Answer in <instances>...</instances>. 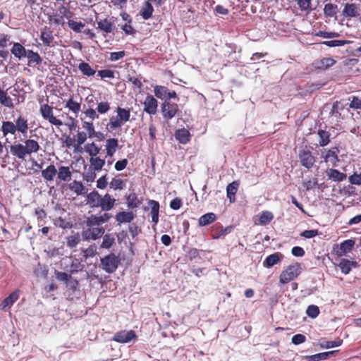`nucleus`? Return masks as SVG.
<instances>
[{
    "instance_id": "e2e57ef3",
    "label": "nucleus",
    "mask_w": 361,
    "mask_h": 361,
    "mask_svg": "<svg viewBox=\"0 0 361 361\" xmlns=\"http://www.w3.org/2000/svg\"><path fill=\"white\" fill-rule=\"evenodd\" d=\"M126 56V52L124 51H121L118 52H111L110 53L109 60L111 61H116Z\"/></svg>"
},
{
    "instance_id": "2eb2a0df",
    "label": "nucleus",
    "mask_w": 361,
    "mask_h": 361,
    "mask_svg": "<svg viewBox=\"0 0 361 361\" xmlns=\"http://www.w3.org/2000/svg\"><path fill=\"white\" fill-rule=\"evenodd\" d=\"M102 200V195L96 190H93L87 194L86 197L87 204L90 207H100V202Z\"/></svg>"
},
{
    "instance_id": "f3484780",
    "label": "nucleus",
    "mask_w": 361,
    "mask_h": 361,
    "mask_svg": "<svg viewBox=\"0 0 361 361\" xmlns=\"http://www.w3.org/2000/svg\"><path fill=\"white\" fill-rule=\"evenodd\" d=\"M191 135L186 128H180L176 131L175 137L181 144H187L190 140Z\"/></svg>"
},
{
    "instance_id": "8fccbe9b",
    "label": "nucleus",
    "mask_w": 361,
    "mask_h": 361,
    "mask_svg": "<svg viewBox=\"0 0 361 361\" xmlns=\"http://www.w3.org/2000/svg\"><path fill=\"white\" fill-rule=\"evenodd\" d=\"M110 110V104L108 102H101L97 104V111L100 114H104Z\"/></svg>"
},
{
    "instance_id": "72a5a7b5",
    "label": "nucleus",
    "mask_w": 361,
    "mask_h": 361,
    "mask_svg": "<svg viewBox=\"0 0 361 361\" xmlns=\"http://www.w3.org/2000/svg\"><path fill=\"white\" fill-rule=\"evenodd\" d=\"M215 219H216V215L214 213L210 212V213H207L206 214L202 215L199 219L198 223L200 226H204L206 225L212 224V222H214L215 221Z\"/></svg>"
},
{
    "instance_id": "864d4df0",
    "label": "nucleus",
    "mask_w": 361,
    "mask_h": 361,
    "mask_svg": "<svg viewBox=\"0 0 361 361\" xmlns=\"http://www.w3.org/2000/svg\"><path fill=\"white\" fill-rule=\"evenodd\" d=\"M306 313L310 317L316 318L319 314V309L317 305H311L308 306Z\"/></svg>"
},
{
    "instance_id": "f257e3e1",
    "label": "nucleus",
    "mask_w": 361,
    "mask_h": 361,
    "mask_svg": "<svg viewBox=\"0 0 361 361\" xmlns=\"http://www.w3.org/2000/svg\"><path fill=\"white\" fill-rule=\"evenodd\" d=\"M111 218V215L106 212L99 216L90 215L86 220L87 228L83 231V237L87 240H97L102 237L105 232V229L101 226L108 222Z\"/></svg>"
},
{
    "instance_id": "ddd939ff",
    "label": "nucleus",
    "mask_w": 361,
    "mask_h": 361,
    "mask_svg": "<svg viewBox=\"0 0 361 361\" xmlns=\"http://www.w3.org/2000/svg\"><path fill=\"white\" fill-rule=\"evenodd\" d=\"M284 256L281 252H274V254H271L266 257V259L263 262V266L266 268H271L275 264L280 262L283 259Z\"/></svg>"
},
{
    "instance_id": "052dcab7",
    "label": "nucleus",
    "mask_w": 361,
    "mask_h": 361,
    "mask_svg": "<svg viewBox=\"0 0 361 361\" xmlns=\"http://www.w3.org/2000/svg\"><path fill=\"white\" fill-rule=\"evenodd\" d=\"M98 75H99L102 78H114V73L111 70L105 69L101 70L98 71Z\"/></svg>"
},
{
    "instance_id": "b1692460",
    "label": "nucleus",
    "mask_w": 361,
    "mask_h": 361,
    "mask_svg": "<svg viewBox=\"0 0 361 361\" xmlns=\"http://www.w3.org/2000/svg\"><path fill=\"white\" fill-rule=\"evenodd\" d=\"M326 176H328L329 179L337 182H341L344 180L347 177L346 174L333 169H331L326 171Z\"/></svg>"
},
{
    "instance_id": "a878e982",
    "label": "nucleus",
    "mask_w": 361,
    "mask_h": 361,
    "mask_svg": "<svg viewBox=\"0 0 361 361\" xmlns=\"http://www.w3.org/2000/svg\"><path fill=\"white\" fill-rule=\"evenodd\" d=\"M149 205L151 207L152 221L156 225L159 221V204L155 200H149Z\"/></svg>"
},
{
    "instance_id": "7ed1b4c3",
    "label": "nucleus",
    "mask_w": 361,
    "mask_h": 361,
    "mask_svg": "<svg viewBox=\"0 0 361 361\" xmlns=\"http://www.w3.org/2000/svg\"><path fill=\"white\" fill-rule=\"evenodd\" d=\"M116 112L117 116H111L108 123V126L111 130L121 128L126 122L129 121L130 117V112L128 109L118 107Z\"/></svg>"
},
{
    "instance_id": "6ab92c4d",
    "label": "nucleus",
    "mask_w": 361,
    "mask_h": 361,
    "mask_svg": "<svg viewBox=\"0 0 361 361\" xmlns=\"http://www.w3.org/2000/svg\"><path fill=\"white\" fill-rule=\"evenodd\" d=\"M118 147V141L116 138H109L106 140V157H112Z\"/></svg>"
},
{
    "instance_id": "4be33fe9",
    "label": "nucleus",
    "mask_w": 361,
    "mask_h": 361,
    "mask_svg": "<svg viewBox=\"0 0 361 361\" xmlns=\"http://www.w3.org/2000/svg\"><path fill=\"white\" fill-rule=\"evenodd\" d=\"M15 126L18 132L21 133L24 135L27 134L29 127L27 120L26 118L20 116L16 119Z\"/></svg>"
},
{
    "instance_id": "cd10ccee",
    "label": "nucleus",
    "mask_w": 361,
    "mask_h": 361,
    "mask_svg": "<svg viewBox=\"0 0 361 361\" xmlns=\"http://www.w3.org/2000/svg\"><path fill=\"white\" fill-rule=\"evenodd\" d=\"M1 131L4 136H6L8 134L15 135L17 130L14 123L11 121H3Z\"/></svg>"
},
{
    "instance_id": "c9c22d12",
    "label": "nucleus",
    "mask_w": 361,
    "mask_h": 361,
    "mask_svg": "<svg viewBox=\"0 0 361 361\" xmlns=\"http://www.w3.org/2000/svg\"><path fill=\"white\" fill-rule=\"evenodd\" d=\"M141 201L138 199L135 193H130L127 197V205L130 209H134L139 207Z\"/></svg>"
},
{
    "instance_id": "1a4fd4ad",
    "label": "nucleus",
    "mask_w": 361,
    "mask_h": 361,
    "mask_svg": "<svg viewBox=\"0 0 361 361\" xmlns=\"http://www.w3.org/2000/svg\"><path fill=\"white\" fill-rule=\"evenodd\" d=\"M178 110V105L176 104H171L169 102H165L161 105V112L163 116L166 119L173 118Z\"/></svg>"
},
{
    "instance_id": "39448f33",
    "label": "nucleus",
    "mask_w": 361,
    "mask_h": 361,
    "mask_svg": "<svg viewBox=\"0 0 361 361\" xmlns=\"http://www.w3.org/2000/svg\"><path fill=\"white\" fill-rule=\"evenodd\" d=\"M119 260L114 254H110L101 259L102 269L107 273L114 272L118 265Z\"/></svg>"
},
{
    "instance_id": "4d7b16f0",
    "label": "nucleus",
    "mask_w": 361,
    "mask_h": 361,
    "mask_svg": "<svg viewBox=\"0 0 361 361\" xmlns=\"http://www.w3.org/2000/svg\"><path fill=\"white\" fill-rule=\"evenodd\" d=\"M335 63V60L331 58H324L321 60L319 68L326 69L332 66Z\"/></svg>"
},
{
    "instance_id": "a18cd8bd",
    "label": "nucleus",
    "mask_w": 361,
    "mask_h": 361,
    "mask_svg": "<svg viewBox=\"0 0 361 361\" xmlns=\"http://www.w3.org/2000/svg\"><path fill=\"white\" fill-rule=\"evenodd\" d=\"M274 218V215L271 212L265 211L263 212L259 216V224L265 226L268 224Z\"/></svg>"
},
{
    "instance_id": "338daca9",
    "label": "nucleus",
    "mask_w": 361,
    "mask_h": 361,
    "mask_svg": "<svg viewBox=\"0 0 361 361\" xmlns=\"http://www.w3.org/2000/svg\"><path fill=\"white\" fill-rule=\"evenodd\" d=\"M349 181L354 185H361V173H354L349 177Z\"/></svg>"
},
{
    "instance_id": "393cba45",
    "label": "nucleus",
    "mask_w": 361,
    "mask_h": 361,
    "mask_svg": "<svg viewBox=\"0 0 361 361\" xmlns=\"http://www.w3.org/2000/svg\"><path fill=\"white\" fill-rule=\"evenodd\" d=\"M57 173L56 167L50 164L45 169L42 171V176L47 181H51Z\"/></svg>"
},
{
    "instance_id": "9d476101",
    "label": "nucleus",
    "mask_w": 361,
    "mask_h": 361,
    "mask_svg": "<svg viewBox=\"0 0 361 361\" xmlns=\"http://www.w3.org/2000/svg\"><path fill=\"white\" fill-rule=\"evenodd\" d=\"M144 111L150 114L154 115L157 111L158 102L157 100L152 95H147L143 103Z\"/></svg>"
},
{
    "instance_id": "a211bd4d",
    "label": "nucleus",
    "mask_w": 361,
    "mask_h": 361,
    "mask_svg": "<svg viewBox=\"0 0 361 361\" xmlns=\"http://www.w3.org/2000/svg\"><path fill=\"white\" fill-rule=\"evenodd\" d=\"M342 13L347 18L356 17L359 15L358 6L355 4H346Z\"/></svg>"
},
{
    "instance_id": "c03bdc74",
    "label": "nucleus",
    "mask_w": 361,
    "mask_h": 361,
    "mask_svg": "<svg viewBox=\"0 0 361 361\" xmlns=\"http://www.w3.org/2000/svg\"><path fill=\"white\" fill-rule=\"evenodd\" d=\"M26 56L29 59V64L30 65L31 63L38 64L42 61L40 56L37 53L34 52L32 50H28L27 51Z\"/></svg>"
},
{
    "instance_id": "ea45409f",
    "label": "nucleus",
    "mask_w": 361,
    "mask_h": 361,
    "mask_svg": "<svg viewBox=\"0 0 361 361\" xmlns=\"http://www.w3.org/2000/svg\"><path fill=\"white\" fill-rule=\"evenodd\" d=\"M156 97L161 99H167L168 89L164 86L157 85L154 89Z\"/></svg>"
},
{
    "instance_id": "e433bc0d",
    "label": "nucleus",
    "mask_w": 361,
    "mask_h": 361,
    "mask_svg": "<svg viewBox=\"0 0 361 361\" xmlns=\"http://www.w3.org/2000/svg\"><path fill=\"white\" fill-rule=\"evenodd\" d=\"M0 104L4 106L11 108L13 106V99L7 93L0 88Z\"/></svg>"
},
{
    "instance_id": "6e6552de",
    "label": "nucleus",
    "mask_w": 361,
    "mask_h": 361,
    "mask_svg": "<svg viewBox=\"0 0 361 361\" xmlns=\"http://www.w3.org/2000/svg\"><path fill=\"white\" fill-rule=\"evenodd\" d=\"M135 338L136 334L133 330L128 331H121L114 334L113 341L121 343H126Z\"/></svg>"
},
{
    "instance_id": "bb28decb",
    "label": "nucleus",
    "mask_w": 361,
    "mask_h": 361,
    "mask_svg": "<svg viewBox=\"0 0 361 361\" xmlns=\"http://www.w3.org/2000/svg\"><path fill=\"white\" fill-rule=\"evenodd\" d=\"M69 189L74 192L77 195H84L87 192V189L81 182L73 180L68 185Z\"/></svg>"
},
{
    "instance_id": "09e8293b",
    "label": "nucleus",
    "mask_w": 361,
    "mask_h": 361,
    "mask_svg": "<svg viewBox=\"0 0 361 361\" xmlns=\"http://www.w3.org/2000/svg\"><path fill=\"white\" fill-rule=\"evenodd\" d=\"M88 137V135L83 131H79L78 132L76 135V145H75V148L79 147L81 145L84 144L86 141L87 138Z\"/></svg>"
},
{
    "instance_id": "79ce46f5",
    "label": "nucleus",
    "mask_w": 361,
    "mask_h": 361,
    "mask_svg": "<svg viewBox=\"0 0 361 361\" xmlns=\"http://www.w3.org/2000/svg\"><path fill=\"white\" fill-rule=\"evenodd\" d=\"M40 38L43 42V44L46 46H51V42L54 40V37L51 31H42L41 32Z\"/></svg>"
},
{
    "instance_id": "58836bf2",
    "label": "nucleus",
    "mask_w": 361,
    "mask_h": 361,
    "mask_svg": "<svg viewBox=\"0 0 361 361\" xmlns=\"http://www.w3.org/2000/svg\"><path fill=\"white\" fill-rule=\"evenodd\" d=\"M91 166L94 171H100L105 164V161L99 157H91L90 159Z\"/></svg>"
},
{
    "instance_id": "de8ad7c7",
    "label": "nucleus",
    "mask_w": 361,
    "mask_h": 361,
    "mask_svg": "<svg viewBox=\"0 0 361 361\" xmlns=\"http://www.w3.org/2000/svg\"><path fill=\"white\" fill-rule=\"evenodd\" d=\"M318 135L319 137V145L320 146H326L329 142V133L325 130H319L318 132Z\"/></svg>"
},
{
    "instance_id": "c756f323",
    "label": "nucleus",
    "mask_w": 361,
    "mask_h": 361,
    "mask_svg": "<svg viewBox=\"0 0 361 361\" xmlns=\"http://www.w3.org/2000/svg\"><path fill=\"white\" fill-rule=\"evenodd\" d=\"M27 51L24 47L19 43H14L11 49V53L19 59L26 56Z\"/></svg>"
},
{
    "instance_id": "5fc2aeb1",
    "label": "nucleus",
    "mask_w": 361,
    "mask_h": 361,
    "mask_svg": "<svg viewBox=\"0 0 361 361\" xmlns=\"http://www.w3.org/2000/svg\"><path fill=\"white\" fill-rule=\"evenodd\" d=\"M80 242V237L78 234H75L69 236L67 238V245L71 247H75Z\"/></svg>"
},
{
    "instance_id": "5701e85b",
    "label": "nucleus",
    "mask_w": 361,
    "mask_h": 361,
    "mask_svg": "<svg viewBox=\"0 0 361 361\" xmlns=\"http://www.w3.org/2000/svg\"><path fill=\"white\" fill-rule=\"evenodd\" d=\"M135 216L132 212H121L116 215V220L120 225L123 223H130L133 220Z\"/></svg>"
},
{
    "instance_id": "f704fd0d",
    "label": "nucleus",
    "mask_w": 361,
    "mask_h": 361,
    "mask_svg": "<svg viewBox=\"0 0 361 361\" xmlns=\"http://www.w3.org/2000/svg\"><path fill=\"white\" fill-rule=\"evenodd\" d=\"M78 68L81 73L86 76H92L95 74L96 71L86 62H81L78 65Z\"/></svg>"
},
{
    "instance_id": "13d9d810",
    "label": "nucleus",
    "mask_w": 361,
    "mask_h": 361,
    "mask_svg": "<svg viewBox=\"0 0 361 361\" xmlns=\"http://www.w3.org/2000/svg\"><path fill=\"white\" fill-rule=\"evenodd\" d=\"M342 343V341L338 339L336 341H325L322 344V346L325 348H332L334 347L340 346Z\"/></svg>"
},
{
    "instance_id": "f8f14e48",
    "label": "nucleus",
    "mask_w": 361,
    "mask_h": 361,
    "mask_svg": "<svg viewBox=\"0 0 361 361\" xmlns=\"http://www.w3.org/2000/svg\"><path fill=\"white\" fill-rule=\"evenodd\" d=\"M321 157L325 162L332 166H336V164L338 161V158L335 150L323 149L321 151Z\"/></svg>"
},
{
    "instance_id": "774afa93",
    "label": "nucleus",
    "mask_w": 361,
    "mask_h": 361,
    "mask_svg": "<svg viewBox=\"0 0 361 361\" xmlns=\"http://www.w3.org/2000/svg\"><path fill=\"white\" fill-rule=\"evenodd\" d=\"M128 163V161L126 159L119 160V161H116L115 164V166H114L115 169L118 171H121L123 170L124 169H126Z\"/></svg>"
},
{
    "instance_id": "a19ab883",
    "label": "nucleus",
    "mask_w": 361,
    "mask_h": 361,
    "mask_svg": "<svg viewBox=\"0 0 361 361\" xmlns=\"http://www.w3.org/2000/svg\"><path fill=\"white\" fill-rule=\"evenodd\" d=\"M82 128L86 130L88 137L92 138L95 135V130L92 121H82Z\"/></svg>"
},
{
    "instance_id": "3c124183",
    "label": "nucleus",
    "mask_w": 361,
    "mask_h": 361,
    "mask_svg": "<svg viewBox=\"0 0 361 361\" xmlns=\"http://www.w3.org/2000/svg\"><path fill=\"white\" fill-rule=\"evenodd\" d=\"M114 243V238L111 235L106 234L104 236L101 247L103 248H110Z\"/></svg>"
},
{
    "instance_id": "20e7f679",
    "label": "nucleus",
    "mask_w": 361,
    "mask_h": 361,
    "mask_svg": "<svg viewBox=\"0 0 361 361\" xmlns=\"http://www.w3.org/2000/svg\"><path fill=\"white\" fill-rule=\"evenodd\" d=\"M300 273V265L298 263L288 266L279 277V282L285 284L295 279Z\"/></svg>"
},
{
    "instance_id": "bf43d9fd",
    "label": "nucleus",
    "mask_w": 361,
    "mask_h": 361,
    "mask_svg": "<svg viewBox=\"0 0 361 361\" xmlns=\"http://www.w3.org/2000/svg\"><path fill=\"white\" fill-rule=\"evenodd\" d=\"M84 114L85 115L86 118H88L92 121L99 118L97 111L92 108H88L87 109H86L84 111Z\"/></svg>"
},
{
    "instance_id": "473e14b6",
    "label": "nucleus",
    "mask_w": 361,
    "mask_h": 361,
    "mask_svg": "<svg viewBox=\"0 0 361 361\" xmlns=\"http://www.w3.org/2000/svg\"><path fill=\"white\" fill-rule=\"evenodd\" d=\"M65 107L77 116L80 111L81 105L80 103L75 102L71 98L66 101Z\"/></svg>"
},
{
    "instance_id": "37998d69",
    "label": "nucleus",
    "mask_w": 361,
    "mask_h": 361,
    "mask_svg": "<svg viewBox=\"0 0 361 361\" xmlns=\"http://www.w3.org/2000/svg\"><path fill=\"white\" fill-rule=\"evenodd\" d=\"M68 27L75 32H80L85 27V23L73 20H69L68 21Z\"/></svg>"
},
{
    "instance_id": "412c9836",
    "label": "nucleus",
    "mask_w": 361,
    "mask_h": 361,
    "mask_svg": "<svg viewBox=\"0 0 361 361\" xmlns=\"http://www.w3.org/2000/svg\"><path fill=\"white\" fill-rule=\"evenodd\" d=\"M338 267L343 274H348L353 268L357 267V262L346 259H342L338 264Z\"/></svg>"
},
{
    "instance_id": "0e129e2a",
    "label": "nucleus",
    "mask_w": 361,
    "mask_h": 361,
    "mask_svg": "<svg viewBox=\"0 0 361 361\" xmlns=\"http://www.w3.org/2000/svg\"><path fill=\"white\" fill-rule=\"evenodd\" d=\"M306 340V338L304 335L298 334H295L292 337V343L295 345H299L304 343Z\"/></svg>"
},
{
    "instance_id": "c85d7f7f",
    "label": "nucleus",
    "mask_w": 361,
    "mask_h": 361,
    "mask_svg": "<svg viewBox=\"0 0 361 361\" xmlns=\"http://www.w3.org/2000/svg\"><path fill=\"white\" fill-rule=\"evenodd\" d=\"M154 11L152 5L149 2L146 1L142 6L140 14L145 20H147L151 18Z\"/></svg>"
},
{
    "instance_id": "4c0bfd02",
    "label": "nucleus",
    "mask_w": 361,
    "mask_h": 361,
    "mask_svg": "<svg viewBox=\"0 0 361 361\" xmlns=\"http://www.w3.org/2000/svg\"><path fill=\"white\" fill-rule=\"evenodd\" d=\"M338 12V6L336 4L329 3L324 6V13L326 16L334 17Z\"/></svg>"
},
{
    "instance_id": "dca6fc26",
    "label": "nucleus",
    "mask_w": 361,
    "mask_h": 361,
    "mask_svg": "<svg viewBox=\"0 0 361 361\" xmlns=\"http://www.w3.org/2000/svg\"><path fill=\"white\" fill-rule=\"evenodd\" d=\"M97 27L106 33H111L114 28V23L108 18H96Z\"/></svg>"
},
{
    "instance_id": "0eeeda50",
    "label": "nucleus",
    "mask_w": 361,
    "mask_h": 361,
    "mask_svg": "<svg viewBox=\"0 0 361 361\" xmlns=\"http://www.w3.org/2000/svg\"><path fill=\"white\" fill-rule=\"evenodd\" d=\"M40 112L42 117L44 119L48 120L52 125H55L56 126H61L63 125V123L54 116L52 107L49 105L44 104L41 106Z\"/></svg>"
},
{
    "instance_id": "603ef678",
    "label": "nucleus",
    "mask_w": 361,
    "mask_h": 361,
    "mask_svg": "<svg viewBox=\"0 0 361 361\" xmlns=\"http://www.w3.org/2000/svg\"><path fill=\"white\" fill-rule=\"evenodd\" d=\"M109 185L114 190H122L125 186L123 180L116 178H113Z\"/></svg>"
},
{
    "instance_id": "6e6d98bb",
    "label": "nucleus",
    "mask_w": 361,
    "mask_h": 361,
    "mask_svg": "<svg viewBox=\"0 0 361 361\" xmlns=\"http://www.w3.org/2000/svg\"><path fill=\"white\" fill-rule=\"evenodd\" d=\"M333 352H324L321 353H317L310 357V361H319L322 360H326L329 357L330 354H332Z\"/></svg>"
},
{
    "instance_id": "7c9ffc66",
    "label": "nucleus",
    "mask_w": 361,
    "mask_h": 361,
    "mask_svg": "<svg viewBox=\"0 0 361 361\" xmlns=\"http://www.w3.org/2000/svg\"><path fill=\"white\" fill-rule=\"evenodd\" d=\"M58 178L63 181H68L71 178V171L68 166H60L59 168Z\"/></svg>"
},
{
    "instance_id": "49530a36",
    "label": "nucleus",
    "mask_w": 361,
    "mask_h": 361,
    "mask_svg": "<svg viewBox=\"0 0 361 361\" xmlns=\"http://www.w3.org/2000/svg\"><path fill=\"white\" fill-rule=\"evenodd\" d=\"M85 149L87 153L89 154V155L91 156V157H94L96 155H97L99 152V148L97 145H95L94 142L90 144H87L85 146Z\"/></svg>"
},
{
    "instance_id": "aec40b11",
    "label": "nucleus",
    "mask_w": 361,
    "mask_h": 361,
    "mask_svg": "<svg viewBox=\"0 0 361 361\" xmlns=\"http://www.w3.org/2000/svg\"><path fill=\"white\" fill-rule=\"evenodd\" d=\"M355 241L352 239L344 240L340 245L339 251L337 252L338 256H342L350 252L354 247Z\"/></svg>"
},
{
    "instance_id": "9b49d317",
    "label": "nucleus",
    "mask_w": 361,
    "mask_h": 361,
    "mask_svg": "<svg viewBox=\"0 0 361 361\" xmlns=\"http://www.w3.org/2000/svg\"><path fill=\"white\" fill-rule=\"evenodd\" d=\"M20 296V291L15 290L6 298L0 304V310H6L10 309L13 305L18 300Z\"/></svg>"
},
{
    "instance_id": "2f4dec72",
    "label": "nucleus",
    "mask_w": 361,
    "mask_h": 361,
    "mask_svg": "<svg viewBox=\"0 0 361 361\" xmlns=\"http://www.w3.org/2000/svg\"><path fill=\"white\" fill-rule=\"evenodd\" d=\"M238 183L236 181H233L228 185L226 188L227 197L231 202H233L235 200V195L238 191Z\"/></svg>"
},
{
    "instance_id": "f03ea898",
    "label": "nucleus",
    "mask_w": 361,
    "mask_h": 361,
    "mask_svg": "<svg viewBox=\"0 0 361 361\" xmlns=\"http://www.w3.org/2000/svg\"><path fill=\"white\" fill-rule=\"evenodd\" d=\"M39 143L32 139H27L23 143H16L10 146L11 154L21 161L25 160V157L32 153H37L39 150Z\"/></svg>"
},
{
    "instance_id": "4468645a",
    "label": "nucleus",
    "mask_w": 361,
    "mask_h": 361,
    "mask_svg": "<svg viewBox=\"0 0 361 361\" xmlns=\"http://www.w3.org/2000/svg\"><path fill=\"white\" fill-rule=\"evenodd\" d=\"M116 199L112 197L109 193L102 196L100 202V208L102 211L107 212L112 209L116 203Z\"/></svg>"
},
{
    "instance_id": "680f3d73",
    "label": "nucleus",
    "mask_w": 361,
    "mask_h": 361,
    "mask_svg": "<svg viewBox=\"0 0 361 361\" xmlns=\"http://www.w3.org/2000/svg\"><path fill=\"white\" fill-rule=\"evenodd\" d=\"M54 224L56 226H59V227H61L63 228H69L71 227V224L69 222L66 221V220L63 219L61 217H59L56 219H55Z\"/></svg>"
},
{
    "instance_id": "423d86ee",
    "label": "nucleus",
    "mask_w": 361,
    "mask_h": 361,
    "mask_svg": "<svg viewBox=\"0 0 361 361\" xmlns=\"http://www.w3.org/2000/svg\"><path fill=\"white\" fill-rule=\"evenodd\" d=\"M298 158L301 165L307 169L312 168L315 163V158L307 148H302L299 150Z\"/></svg>"
},
{
    "instance_id": "69168bd1",
    "label": "nucleus",
    "mask_w": 361,
    "mask_h": 361,
    "mask_svg": "<svg viewBox=\"0 0 361 361\" xmlns=\"http://www.w3.org/2000/svg\"><path fill=\"white\" fill-rule=\"evenodd\" d=\"M107 186V178H106V174L100 177L97 180V188L99 189H104Z\"/></svg>"
}]
</instances>
